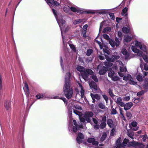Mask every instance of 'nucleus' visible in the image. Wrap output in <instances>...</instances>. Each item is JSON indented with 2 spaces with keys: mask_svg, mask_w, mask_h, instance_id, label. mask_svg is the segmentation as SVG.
I'll return each mask as SVG.
<instances>
[{
  "mask_svg": "<svg viewBox=\"0 0 148 148\" xmlns=\"http://www.w3.org/2000/svg\"><path fill=\"white\" fill-rule=\"evenodd\" d=\"M138 52H136V53H137V55L140 57L139 58V60L141 62L142 61H143V60H142V58H141V57H143V55H144L143 54V53L141 51H140V50H138Z\"/></svg>",
  "mask_w": 148,
  "mask_h": 148,
  "instance_id": "7c9ffc66",
  "label": "nucleus"
},
{
  "mask_svg": "<svg viewBox=\"0 0 148 148\" xmlns=\"http://www.w3.org/2000/svg\"><path fill=\"white\" fill-rule=\"evenodd\" d=\"M91 78L95 82L98 81V78L96 75H92Z\"/></svg>",
  "mask_w": 148,
  "mask_h": 148,
  "instance_id": "13d9d810",
  "label": "nucleus"
},
{
  "mask_svg": "<svg viewBox=\"0 0 148 148\" xmlns=\"http://www.w3.org/2000/svg\"><path fill=\"white\" fill-rule=\"evenodd\" d=\"M115 74V72L111 70L109 72L108 75L109 77L112 78V77L114 76Z\"/></svg>",
  "mask_w": 148,
  "mask_h": 148,
  "instance_id": "ea45409f",
  "label": "nucleus"
},
{
  "mask_svg": "<svg viewBox=\"0 0 148 148\" xmlns=\"http://www.w3.org/2000/svg\"><path fill=\"white\" fill-rule=\"evenodd\" d=\"M102 96L105 101L106 104L108 103V96L105 94L102 95Z\"/></svg>",
  "mask_w": 148,
  "mask_h": 148,
  "instance_id": "49530a36",
  "label": "nucleus"
},
{
  "mask_svg": "<svg viewBox=\"0 0 148 148\" xmlns=\"http://www.w3.org/2000/svg\"><path fill=\"white\" fill-rule=\"evenodd\" d=\"M65 43L66 44L65 45V47H64L63 45V48L65 50L64 53L65 57L68 62L70 61L71 62L72 61L73 63L74 58L73 56L74 52V43L73 40L71 39L68 42L70 48L72 50H71V51L72 50V52H69V51H68V49L66 48L67 44L65 41Z\"/></svg>",
  "mask_w": 148,
  "mask_h": 148,
  "instance_id": "20e7f679",
  "label": "nucleus"
},
{
  "mask_svg": "<svg viewBox=\"0 0 148 148\" xmlns=\"http://www.w3.org/2000/svg\"><path fill=\"white\" fill-rule=\"evenodd\" d=\"M84 138V136L83 134L81 132H79L76 138L77 143L79 144L82 143Z\"/></svg>",
  "mask_w": 148,
  "mask_h": 148,
  "instance_id": "4468645a",
  "label": "nucleus"
},
{
  "mask_svg": "<svg viewBox=\"0 0 148 148\" xmlns=\"http://www.w3.org/2000/svg\"><path fill=\"white\" fill-rule=\"evenodd\" d=\"M138 123L137 122L135 121H133L132 122L131 125L133 127H136L135 128H132L130 126H129L130 127V129L134 131H136L138 129V127H137Z\"/></svg>",
  "mask_w": 148,
  "mask_h": 148,
  "instance_id": "a211bd4d",
  "label": "nucleus"
},
{
  "mask_svg": "<svg viewBox=\"0 0 148 148\" xmlns=\"http://www.w3.org/2000/svg\"><path fill=\"white\" fill-rule=\"evenodd\" d=\"M132 38L130 36H129L128 35H126L125 36V38L123 39V42L125 43V42H128L132 40Z\"/></svg>",
  "mask_w": 148,
  "mask_h": 148,
  "instance_id": "a878e982",
  "label": "nucleus"
},
{
  "mask_svg": "<svg viewBox=\"0 0 148 148\" xmlns=\"http://www.w3.org/2000/svg\"><path fill=\"white\" fill-rule=\"evenodd\" d=\"M77 69L78 71L81 72V73H82L85 70L84 68L81 66H78L77 68Z\"/></svg>",
  "mask_w": 148,
  "mask_h": 148,
  "instance_id": "f704fd0d",
  "label": "nucleus"
},
{
  "mask_svg": "<svg viewBox=\"0 0 148 148\" xmlns=\"http://www.w3.org/2000/svg\"><path fill=\"white\" fill-rule=\"evenodd\" d=\"M123 32L125 34H127L129 32V30L126 27H124L122 28Z\"/></svg>",
  "mask_w": 148,
  "mask_h": 148,
  "instance_id": "c03bdc74",
  "label": "nucleus"
},
{
  "mask_svg": "<svg viewBox=\"0 0 148 148\" xmlns=\"http://www.w3.org/2000/svg\"><path fill=\"white\" fill-rule=\"evenodd\" d=\"M129 141V140H127L125 139L124 140V141L122 143H121V147H125L127 142Z\"/></svg>",
  "mask_w": 148,
  "mask_h": 148,
  "instance_id": "58836bf2",
  "label": "nucleus"
},
{
  "mask_svg": "<svg viewBox=\"0 0 148 148\" xmlns=\"http://www.w3.org/2000/svg\"><path fill=\"white\" fill-rule=\"evenodd\" d=\"M48 4L49 5L55 6H57L59 5V3L58 2L54 0H49Z\"/></svg>",
  "mask_w": 148,
  "mask_h": 148,
  "instance_id": "5701e85b",
  "label": "nucleus"
},
{
  "mask_svg": "<svg viewBox=\"0 0 148 148\" xmlns=\"http://www.w3.org/2000/svg\"><path fill=\"white\" fill-rule=\"evenodd\" d=\"M60 65L61 66L62 69L63 70V72H64V67H66V66H67V67L68 69H69V65H64L63 64V60L62 58V57L61 56H60Z\"/></svg>",
  "mask_w": 148,
  "mask_h": 148,
  "instance_id": "c85d7f7f",
  "label": "nucleus"
},
{
  "mask_svg": "<svg viewBox=\"0 0 148 148\" xmlns=\"http://www.w3.org/2000/svg\"><path fill=\"white\" fill-rule=\"evenodd\" d=\"M82 125H78L76 121L75 120V132L77 130L79 129V128H82Z\"/></svg>",
  "mask_w": 148,
  "mask_h": 148,
  "instance_id": "473e14b6",
  "label": "nucleus"
},
{
  "mask_svg": "<svg viewBox=\"0 0 148 148\" xmlns=\"http://www.w3.org/2000/svg\"><path fill=\"white\" fill-rule=\"evenodd\" d=\"M112 62L111 61H107V62L106 61L104 62V65L108 67H111L113 65V64L112 63Z\"/></svg>",
  "mask_w": 148,
  "mask_h": 148,
  "instance_id": "72a5a7b5",
  "label": "nucleus"
},
{
  "mask_svg": "<svg viewBox=\"0 0 148 148\" xmlns=\"http://www.w3.org/2000/svg\"><path fill=\"white\" fill-rule=\"evenodd\" d=\"M133 104L132 102H129L125 104V105L124 108V110L127 111L130 109L133 106Z\"/></svg>",
  "mask_w": 148,
  "mask_h": 148,
  "instance_id": "412c9836",
  "label": "nucleus"
},
{
  "mask_svg": "<svg viewBox=\"0 0 148 148\" xmlns=\"http://www.w3.org/2000/svg\"><path fill=\"white\" fill-rule=\"evenodd\" d=\"M93 50L90 49H88L87 51L86 55L88 56H90L92 53Z\"/></svg>",
  "mask_w": 148,
  "mask_h": 148,
  "instance_id": "de8ad7c7",
  "label": "nucleus"
},
{
  "mask_svg": "<svg viewBox=\"0 0 148 148\" xmlns=\"http://www.w3.org/2000/svg\"><path fill=\"white\" fill-rule=\"evenodd\" d=\"M4 106L7 110H9L11 107L10 101H6L4 103Z\"/></svg>",
  "mask_w": 148,
  "mask_h": 148,
  "instance_id": "393cba45",
  "label": "nucleus"
},
{
  "mask_svg": "<svg viewBox=\"0 0 148 148\" xmlns=\"http://www.w3.org/2000/svg\"><path fill=\"white\" fill-rule=\"evenodd\" d=\"M121 138H119L116 141V145L121 146Z\"/></svg>",
  "mask_w": 148,
  "mask_h": 148,
  "instance_id": "8fccbe9b",
  "label": "nucleus"
},
{
  "mask_svg": "<svg viewBox=\"0 0 148 148\" xmlns=\"http://www.w3.org/2000/svg\"><path fill=\"white\" fill-rule=\"evenodd\" d=\"M83 21V20L82 19H78L75 20V25L79 24Z\"/></svg>",
  "mask_w": 148,
  "mask_h": 148,
  "instance_id": "5fc2aeb1",
  "label": "nucleus"
},
{
  "mask_svg": "<svg viewBox=\"0 0 148 148\" xmlns=\"http://www.w3.org/2000/svg\"><path fill=\"white\" fill-rule=\"evenodd\" d=\"M98 107L102 109H104L106 108L105 105L102 102H100L98 104Z\"/></svg>",
  "mask_w": 148,
  "mask_h": 148,
  "instance_id": "79ce46f5",
  "label": "nucleus"
},
{
  "mask_svg": "<svg viewBox=\"0 0 148 148\" xmlns=\"http://www.w3.org/2000/svg\"><path fill=\"white\" fill-rule=\"evenodd\" d=\"M130 78L128 81L129 83L131 85H135L137 84V82L133 80V78L131 75L129 76Z\"/></svg>",
  "mask_w": 148,
  "mask_h": 148,
  "instance_id": "cd10ccee",
  "label": "nucleus"
},
{
  "mask_svg": "<svg viewBox=\"0 0 148 148\" xmlns=\"http://www.w3.org/2000/svg\"><path fill=\"white\" fill-rule=\"evenodd\" d=\"M122 53L125 55V60L127 59L130 56V54L127 50L124 48H122L121 50Z\"/></svg>",
  "mask_w": 148,
  "mask_h": 148,
  "instance_id": "aec40b11",
  "label": "nucleus"
},
{
  "mask_svg": "<svg viewBox=\"0 0 148 148\" xmlns=\"http://www.w3.org/2000/svg\"><path fill=\"white\" fill-rule=\"evenodd\" d=\"M118 36L119 37V38H118V39L119 41V45L120 42L122 40V34L121 32L119 31L118 32Z\"/></svg>",
  "mask_w": 148,
  "mask_h": 148,
  "instance_id": "c9c22d12",
  "label": "nucleus"
},
{
  "mask_svg": "<svg viewBox=\"0 0 148 148\" xmlns=\"http://www.w3.org/2000/svg\"><path fill=\"white\" fill-rule=\"evenodd\" d=\"M127 134L129 137H130L132 139H134V134L133 132H130L127 130Z\"/></svg>",
  "mask_w": 148,
  "mask_h": 148,
  "instance_id": "4c0bfd02",
  "label": "nucleus"
},
{
  "mask_svg": "<svg viewBox=\"0 0 148 148\" xmlns=\"http://www.w3.org/2000/svg\"><path fill=\"white\" fill-rule=\"evenodd\" d=\"M71 77L70 73L66 74L65 77L63 92L65 97L69 99L71 98L73 93V89L70 87V79Z\"/></svg>",
  "mask_w": 148,
  "mask_h": 148,
  "instance_id": "7ed1b4c3",
  "label": "nucleus"
},
{
  "mask_svg": "<svg viewBox=\"0 0 148 148\" xmlns=\"http://www.w3.org/2000/svg\"><path fill=\"white\" fill-rule=\"evenodd\" d=\"M107 124L110 128H114L113 121L111 119H108L107 120Z\"/></svg>",
  "mask_w": 148,
  "mask_h": 148,
  "instance_id": "bb28decb",
  "label": "nucleus"
},
{
  "mask_svg": "<svg viewBox=\"0 0 148 148\" xmlns=\"http://www.w3.org/2000/svg\"><path fill=\"white\" fill-rule=\"evenodd\" d=\"M90 95L91 98H94L97 100H99L100 99V96L97 94H95V95H94L92 93H91L90 94Z\"/></svg>",
  "mask_w": 148,
  "mask_h": 148,
  "instance_id": "2f4dec72",
  "label": "nucleus"
},
{
  "mask_svg": "<svg viewBox=\"0 0 148 148\" xmlns=\"http://www.w3.org/2000/svg\"><path fill=\"white\" fill-rule=\"evenodd\" d=\"M111 9L108 10H95V12L100 14H104L108 13L109 12L108 11L110 10Z\"/></svg>",
  "mask_w": 148,
  "mask_h": 148,
  "instance_id": "f3484780",
  "label": "nucleus"
},
{
  "mask_svg": "<svg viewBox=\"0 0 148 148\" xmlns=\"http://www.w3.org/2000/svg\"><path fill=\"white\" fill-rule=\"evenodd\" d=\"M79 118L80 121L84 123L86 121V118L84 116L83 117L82 116H81Z\"/></svg>",
  "mask_w": 148,
  "mask_h": 148,
  "instance_id": "0e129e2a",
  "label": "nucleus"
},
{
  "mask_svg": "<svg viewBox=\"0 0 148 148\" xmlns=\"http://www.w3.org/2000/svg\"><path fill=\"white\" fill-rule=\"evenodd\" d=\"M131 75L130 74H128L127 75L124 76L123 77V79L125 81H127V80H129L130 78L129 76Z\"/></svg>",
  "mask_w": 148,
  "mask_h": 148,
  "instance_id": "052dcab7",
  "label": "nucleus"
},
{
  "mask_svg": "<svg viewBox=\"0 0 148 148\" xmlns=\"http://www.w3.org/2000/svg\"><path fill=\"white\" fill-rule=\"evenodd\" d=\"M111 79L114 82L119 81L120 80L119 77L116 76H114Z\"/></svg>",
  "mask_w": 148,
  "mask_h": 148,
  "instance_id": "09e8293b",
  "label": "nucleus"
},
{
  "mask_svg": "<svg viewBox=\"0 0 148 148\" xmlns=\"http://www.w3.org/2000/svg\"><path fill=\"white\" fill-rule=\"evenodd\" d=\"M132 51L135 53H136L138 52L139 49H137L136 47L134 46H132L131 47Z\"/></svg>",
  "mask_w": 148,
  "mask_h": 148,
  "instance_id": "e2e57ef3",
  "label": "nucleus"
},
{
  "mask_svg": "<svg viewBox=\"0 0 148 148\" xmlns=\"http://www.w3.org/2000/svg\"><path fill=\"white\" fill-rule=\"evenodd\" d=\"M93 73L94 72L91 69H87L86 70H85L82 73H81V75L83 79L86 81L88 79L89 75H92Z\"/></svg>",
  "mask_w": 148,
  "mask_h": 148,
  "instance_id": "0eeeda50",
  "label": "nucleus"
},
{
  "mask_svg": "<svg viewBox=\"0 0 148 148\" xmlns=\"http://www.w3.org/2000/svg\"><path fill=\"white\" fill-rule=\"evenodd\" d=\"M68 110V121L69 123L68 130L70 134H73L74 133V119L72 118V111L74 113V100H71L69 101L67 107Z\"/></svg>",
  "mask_w": 148,
  "mask_h": 148,
  "instance_id": "f257e3e1",
  "label": "nucleus"
},
{
  "mask_svg": "<svg viewBox=\"0 0 148 148\" xmlns=\"http://www.w3.org/2000/svg\"><path fill=\"white\" fill-rule=\"evenodd\" d=\"M52 10L60 27L62 39L63 46L64 47H65V45L66 44L65 43V36H64V34L68 30L69 28L68 27L65 26V21L64 20L58 18V15L59 14L53 8H52Z\"/></svg>",
  "mask_w": 148,
  "mask_h": 148,
  "instance_id": "f03ea898",
  "label": "nucleus"
},
{
  "mask_svg": "<svg viewBox=\"0 0 148 148\" xmlns=\"http://www.w3.org/2000/svg\"><path fill=\"white\" fill-rule=\"evenodd\" d=\"M136 78L137 80L139 82H142L143 80L142 76L139 74L136 76Z\"/></svg>",
  "mask_w": 148,
  "mask_h": 148,
  "instance_id": "a18cd8bd",
  "label": "nucleus"
},
{
  "mask_svg": "<svg viewBox=\"0 0 148 148\" xmlns=\"http://www.w3.org/2000/svg\"><path fill=\"white\" fill-rule=\"evenodd\" d=\"M75 13L77 14H82L84 13V10L75 5Z\"/></svg>",
  "mask_w": 148,
  "mask_h": 148,
  "instance_id": "6ab92c4d",
  "label": "nucleus"
},
{
  "mask_svg": "<svg viewBox=\"0 0 148 148\" xmlns=\"http://www.w3.org/2000/svg\"><path fill=\"white\" fill-rule=\"evenodd\" d=\"M36 99H40L41 98H44L45 99H56L57 97L55 96L54 97H52L49 96H47L46 95V93H39L36 96Z\"/></svg>",
  "mask_w": 148,
  "mask_h": 148,
  "instance_id": "6e6552de",
  "label": "nucleus"
},
{
  "mask_svg": "<svg viewBox=\"0 0 148 148\" xmlns=\"http://www.w3.org/2000/svg\"><path fill=\"white\" fill-rule=\"evenodd\" d=\"M128 11V8L126 7H125L124 8L122 11V16H124L126 17L127 16L128 14L127 13Z\"/></svg>",
  "mask_w": 148,
  "mask_h": 148,
  "instance_id": "c756f323",
  "label": "nucleus"
},
{
  "mask_svg": "<svg viewBox=\"0 0 148 148\" xmlns=\"http://www.w3.org/2000/svg\"><path fill=\"white\" fill-rule=\"evenodd\" d=\"M109 15L110 16V17L112 20H114L115 19V17L114 13H109Z\"/></svg>",
  "mask_w": 148,
  "mask_h": 148,
  "instance_id": "680f3d73",
  "label": "nucleus"
},
{
  "mask_svg": "<svg viewBox=\"0 0 148 148\" xmlns=\"http://www.w3.org/2000/svg\"><path fill=\"white\" fill-rule=\"evenodd\" d=\"M107 137V134L106 133H104L102 135L101 138V140L102 141H104Z\"/></svg>",
  "mask_w": 148,
  "mask_h": 148,
  "instance_id": "4d7b16f0",
  "label": "nucleus"
},
{
  "mask_svg": "<svg viewBox=\"0 0 148 148\" xmlns=\"http://www.w3.org/2000/svg\"><path fill=\"white\" fill-rule=\"evenodd\" d=\"M18 142L19 145V146L20 147L21 146L22 148H24V140L23 137L21 134H19V139L18 140Z\"/></svg>",
  "mask_w": 148,
  "mask_h": 148,
  "instance_id": "2eb2a0df",
  "label": "nucleus"
},
{
  "mask_svg": "<svg viewBox=\"0 0 148 148\" xmlns=\"http://www.w3.org/2000/svg\"><path fill=\"white\" fill-rule=\"evenodd\" d=\"M143 58L146 63H148V57L147 56H143Z\"/></svg>",
  "mask_w": 148,
  "mask_h": 148,
  "instance_id": "69168bd1",
  "label": "nucleus"
},
{
  "mask_svg": "<svg viewBox=\"0 0 148 148\" xmlns=\"http://www.w3.org/2000/svg\"><path fill=\"white\" fill-rule=\"evenodd\" d=\"M87 141L89 143H91L93 145L95 146L98 145L99 144L98 142L93 138H89L87 140Z\"/></svg>",
  "mask_w": 148,
  "mask_h": 148,
  "instance_id": "dca6fc26",
  "label": "nucleus"
},
{
  "mask_svg": "<svg viewBox=\"0 0 148 148\" xmlns=\"http://www.w3.org/2000/svg\"><path fill=\"white\" fill-rule=\"evenodd\" d=\"M75 114L77 115L79 117H80L81 116H82L83 114L82 113L78 111H77L76 110H75Z\"/></svg>",
  "mask_w": 148,
  "mask_h": 148,
  "instance_id": "603ef678",
  "label": "nucleus"
},
{
  "mask_svg": "<svg viewBox=\"0 0 148 148\" xmlns=\"http://www.w3.org/2000/svg\"><path fill=\"white\" fill-rule=\"evenodd\" d=\"M105 56H106V59L107 61H111L113 62L120 58V56L119 55H112L111 57L108 56H106L105 54Z\"/></svg>",
  "mask_w": 148,
  "mask_h": 148,
  "instance_id": "9b49d317",
  "label": "nucleus"
},
{
  "mask_svg": "<svg viewBox=\"0 0 148 148\" xmlns=\"http://www.w3.org/2000/svg\"><path fill=\"white\" fill-rule=\"evenodd\" d=\"M97 69L99 70V74L100 75H104L108 70V68L105 66H101L100 64L97 66Z\"/></svg>",
  "mask_w": 148,
  "mask_h": 148,
  "instance_id": "1a4fd4ad",
  "label": "nucleus"
},
{
  "mask_svg": "<svg viewBox=\"0 0 148 148\" xmlns=\"http://www.w3.org/2000/svg\"><path fill=\"white\" fill-rule=\"evenodd\" d=\"M141 143L133 141L129 142L127 144V146L129 147H138L140 146Z\"/></svg>",
  "mask_w": 148,
  "mask_h": 148,
  "instance_id": "f8f14e48",
  "label": "nucleus"
},
{
  "mask_svg": "<svg viewBox=\"0 0 148 148\" xmlns=\"http://www.w3.org/2000/svg\"><path fill=\"white\" fill-rule=\"evenodd\" d=\"M88 27V25L87 24L83 26L82 29V31H85L86 32V30L87 29V28Z\"/></svg>",
  "mask_w": 148,
  "mask_h": 148,
  "instance_id": "774afa93",
  "label": "nucleus"
},
{
  "mask_svg": "<svg viewBox=\"0 0 148 148\" xmlns=\"http://www.w3.org/2000/svg\"><path fill=\"white\" fill-rule=\"evenodd\" d=\"M111 30V27H106L103 29L102 31L103 33H105L106 32H110Z\"/></svg>",
  "mask_w": 148,
  "mask_h": 148,
  "instance_id": "e433bc0d",
  "label": "nucleus"
},
{
  "mask_svg": "<svg viewBox=\"0 0 148 148\" xmlns=\"http://www.w3.org/2000/svg\"><path fill=\"white\" fill-rule=\"evenodd\" d=\"M15 52H16V60L18 62V64L19 65H20V63L19 61V60L18 58V57L17 54V51L16 49H15Z\"/></svg>",
  "mask_w": 148,
  "mask_h": 148,
  "instance_id": "6e6d98bb",
  "label": "nucleus"
},
{
  "mask_svg": "<svg viewBox=\"0 0 148 148\" xmlns=\"http://www.w3.org/2000/svg\"><path fill=\"white\" fill-rule=\"evenodd\" d=\"M117 108L116 107L115 108H112V111L111 112V114L112 115H114L117 114V111L116 110V109Z\"/></svg>",
  "mask_w": 148,
  "mask_h": 148,
  "instance_id": "bf43d9fd",
  "label": "nucleus"
},
{
  "mask_svg": "<svg viewBox=\"0 0 148 148\" xmlns=\"http://www.w3.org/2000/svg\"><path fill=\"white\" fill-rule=\"evenodd\" d=\"M106 123L101 122L99 125V127L101 129H103L105 128L106 126Z\"/></svg>",
  "mask_w": 148,
  "mask_h": 148,
  "instance_id": "37998d69",
  "label": "nucleus"
},
{
  "mask_svg": "<svg viewBox=\"0 0 148 148\" xmlns=\"http://www.w3.org/2000/svg\"><path fill=\"white\" fill-rule=\"evenodd\" d=\"M126 115L127 117L128 118V119H131L132 117V115L130 112L126 111Z\"/></svg>",
  "mask_w": 148,
  "mask_h": 148,
  "instance_id": "3c124183",
  "label": "nucleus"
},
{
  "mask_svg": "<svg viewBox=\"0 0 148 148\" xmlns=\"http://www.w3.org/2000/svg\"><path fill=\"white\" fill-rule=\"evenodd\" d=\"M63 10L66 13L71 15L73 14L72 12H74V7L72 6L71 7H64L63 8Z\"/></svg>",
  "mask_w": 148,
  "mask_h": 148,
  "instance_id": "ddd939ff",
  "label": "nucleus"
},
{
  "mask_svg": "<svg viewBox=\"0 0 148 148\" xmlns=\"http://www.w3.org/2000/svg\"><path fill=\"white\" fill-rule=\"evenodd\" d=\"M108 92L109 94V95L112 97H113L115 95L113 94L112 90L110 89H109L108 90Z\"/></svg>",
  "mask_w": 148,
  "mask_h": 148,
  "instance_id": "864d4df0",
  "label": "nucleus"
},
{
  "mask_svg": "<svg viewBox=\"0 0 148 148\" xmlns=\"http://www.w3.org/2000/svg\"><path fill=\"white\" fill-rule=\"evenodd\" d=\"M95 10H89L86 11H84V12L86 14H94L95 12Z\"/></svg>",
  "mask_w": 148,
  "mask_h": 148,
  "instance_id": "a19ab883",
  "label": "nucleus"
},
{
  "mask_svg": "<svg viewBox=\"0 0 148 148\" xmlns=\"http://www.w3.org/2000/svg\"><path fill=\"white\" fill-rule=\"evenodd\" d=\"M89 85L91 88L93 89L95 91L97 90V86L94 82H91L89 84Z\"/></svg>",
  "mask_w": 148,
  "mask_h": 148,
  "instance_id": "4be33fe9",
  "label": "nucleus"
},
{
  "mask_svg": "<svg viewBox=\"0 0 148 148\" xmlns=\"http://www.w3.org/2000/svg\"><path fill=\"white\" fill-rule=\"evenodd\" d=\"M143 89L145 90H148V79L145 78L144 80V84H143Z\"/></svg>",
  "mask_w": 148,
  "mask_h": 148,
  "instance_id": "b1692460",
  "label": "nucleus"
},
{
  "mask_svg": "<svg viewBox=\"0 0 148 148\" xmlns=\"http://www.w3.org/2000/svg\"><path fill=\"white\" fill-rule=\"evenodd\" d=\"M103 36L105 39L107 40L109 42V43L113 48L115 46L117 47L119 46V41L118 39V38L115 37L114 38V40L110 38L109 36L107 34H104Z\"/></svg>",
  "mask_w": 148,
  "mask_h": 148,
  "instance_id": "39448f33",
  "label": "nucleus"
},
{
  "mask_svg": "<svg viewBox=\"0 0 148 148\" xmlns=\"http://www.w3.org/2000/svg\"><path fill=\"white\" fill-rule=\"evenodd\" d=\"M135 46L141 50L145 52L146 54H148V45H146L144 44L138 42V41H136L135 42Z\"/></svg>",
  "mask_w": 148,
  "mask_h": 148,
  "instance_id": "423d86ee",
  "label": "nucleus"
},
{
  "mask_svg": "<svg viewBox=\"0 0 148 148\" xmlns=\"http://www.w3.org/2000/svg\"><path fill=\"white\" fill-rule=\"evenodd\" d=\"M145 92L144 91L142 90L141 91L137 93V95L138 96H140L143 95Z\"/></svg>",
  "mask_w": 148,
  "mask_h": 148,
  "instance_id": "338daca9",
  "label": "nucleus"
},
{
  "mask_svg": "<svg viewBox=\"0 0 148 148\" xmlns=\"http://www.w3.org/2000/svg\"><path fill=\"white\" fill-rule=\"evenodd\" d=\"M93 115V113L91 111H86L85 112L84 116L86 118V121L88 123L91 121L90 117H92Z\"/></svg>",
  "mask_w": 148,
  "mask_h": 148,
  "instance_id": "9d476101",
  "label": "nucleus"
}]
</instances>
